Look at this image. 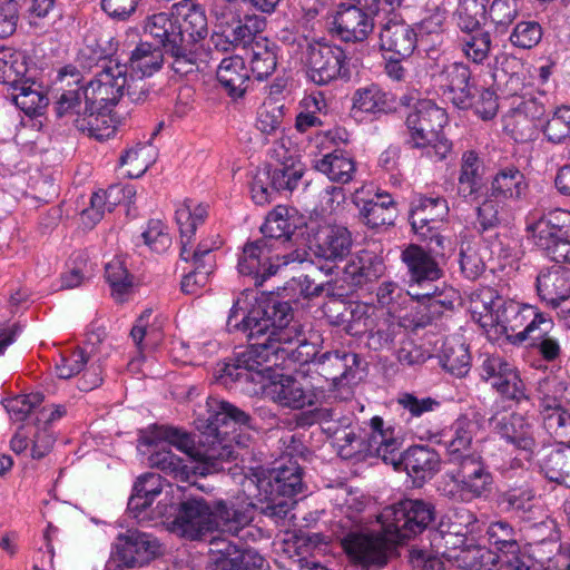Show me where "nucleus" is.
I'll list each match as a JSON object with an SVG mask.
<instances>
[{
    "instance_id": "obj_1",
    "label": "nucleus",
    "mask_w": 570,
    "mask_h": 570,
    "mask_svg": "<svg viewBox=\"0 0 570 570\" xmlns=\"http://www.w3.org/2000/svg\"><path fill=\"white\" fill-rule=\"evenodd\" d=\"M140 441L146 445H158L165 442L189 456V462L176 456L170 451L161 449L151 453L148 458L149 464L157 468L174 479L187 482L197 490L209 493L214 487H207L198 481V476L205 478L213 474H223L230 471L226 466V460L233 456V449L222 442L214 441L206 446L198 443L194 436L186 431L167 425H154L145 432Z\"/></svg>"
},
{
    "instance_id": "obj_2",
    "label": "nucleus",
    "mask_w": 570,
    "mask_h": 570,
    "mask_svg": "<svg viewBox=\"0 0 570 570\" xmlns=\"http://www.w3.org/2000/svg\"><path fill=\"white\" fill-rule=\"evenodd\" d=\"M144 32L153 38L170 59V69L180 77L199 71L202 45L207 37V17L204 9L190 0L171 6L169 12L148 17Z\"/></svg>"
},
{
    "instance_id": "obj_3",
    "label": "nucleus",
    "mask_w": 570,
    "mask_h": 570,
    "mask_svg": "<svg viewBox=\"0 0 570 570\" xmlns=\"http://www.w3.org/2000/svg\"><path fill=\"white\" fill-rule=\"evenodd\" d=\"M253 292L244 291L233 303L227 330L245 333L255 344L291 343L301 325L294 322V309L273 292L250 299Z\"/></svg>"
},
{
    "instance_id": "obj_4",
    "label": "nucleus",
    "mask_w": 570,
    "mask_h": 570,
    "mask_svg": "<svg viewBox=\"0 0 570 570\" xmlns=\"http://www.w3.org/2000/svg\"><path fill=\"white\" fill-rule=\"evenodd\" d=\"M127 85V65L109 60L86 87L63 90L57 98L55 110L59 118L85 110H108L117 105Z\"/></svg>"
},
{
    "instance_id": "obj_5",
    "label": "nucleus",
    "mask_w": 570,
    "mask_h": 570,
    "mask_svg": "<svg viewBox=\"0 0 570 570\" xmlns=\"http://www.w3.org/2000/svg\"><path fill=\"white\" fill-rule=\"evenodd\" d=\"M242 488L244 491H257L254 497L263 514L283 519L294 508L295 495L304 489L303 469L296 461L289 460L256 479L244 478Z\"/></svg>"
},
{
    "instance_id": "obj_6",
    "label": "nucleus",
    "mask_w": 570,
    "mask_h": 570,
    "mask_svg": "<svg viewBox=\"0 0 570 570\" xmlns=\"http://www.w3.org/2000/svg\"><path fill=\"white\" fill-rule=\"evenodd\" d=\"M157 517L167 518V529L179 538L197 541L213 533L210 502L203 495L183 491L175 503L160 500Z\"/></svg>"
},
{
    "instance_id": "obj_7",
    "label": "nucleus",
    "mask_w": 570,
    "mask_h": 570,
    "mask_svg": "<svg viewBox=\"0 0 570 570\" xmlns=\"http://www.w3.org/2000/svg\"><path fill=\"white\" fill-rule=\"evenodd\" d=\"M269 344L250 343L245 351L236 354L233 363L217 364L214 373L215 382L229 389L234 383H254V393L265 389L266 373L274 366H281L271 355Z\"/></svg>"
},
{
    "instance_id": "obj_8",
    "label": "nucleus",
    "mask_w": 570,
    "mask_h": 570,
    "mask_svg": "<svg viewBox=\"0 0 570 570\" xmlns=\"http://www.w3.org/2000/svg\"><path fill=\"white\" fill-rule=\"evenodd\" d=\"M436 510L433 503L422 499H404L383 509L379 520L383 530L392 533L400 544L424 530L435 521Z\"/></svg>"
},
{
    "instance_id": "obj_9",
    "label": "nucleus",
    "mask_w": 570,
    "mask_h": 570,
    "mask_svg": "<svg viewBox=\"0 0 570 570\" xmlns=\"http://www.w3.org/2000/svg\"><path fill=\"white\" fill-rule=\"evenodd\" d=\"M309 249L315 258L324 264L320 268L332 274L336 264L351 253L353 239L351 232L342 225L309 220L305 224Z\"/></svg>"
},
{
    "instance_id": "obj_10",
    "label": "nucleus",
    "mask_w": 570,
    "mask_h": 570,
    "mask_svg": "<svg viewBox=\"0 0 570 570\" xmlns=\"http://www.w3.org/2000/svg\"><path fill=\"white\" fill-rule=\"evenodd\" d=\"M376 0L342 2L333 17L331 33L345 42H363L373 32L379 20Z\"/></svg>"
},
{
    "instance_id": "obj_11",
    "label": "nucleus",
    "mask_w": 570,
    "mask_h": 570,
    "mask_svg": "<svg viewBox=\"0 0 570 570\" xmlns=\"http://www.w3.org/2000/svg\"><path fill=\"white\" fill-rule=\"evenodd\" d=\"M304 66L311 81L318 86L336 79H348L350 67L345 51L327 42L308 43L304 52Z\"/></svg>"
},
{
    "instance_id": "obj_12",
    "label": "nucleus",
    "mask_w": 570,
    "mask_h": 570,
    "mask_svg": "<svg viewBox=\"0 0 570 570\" xmlns=\"http://www.w3.org/2000/svg\"><path fill=\"white\" fill-rule=\"evenodd\" d=\"M345 552L363 567H384L396 546L392 533L350 531L341 538Z\"/></svg>"
},
{
    "instance_id": "obj_13",
    "label": "nucleus",
    "mask_w": 570,
    "mask_h": 570,
    "mask_svg": "<svg viewBox=\"0 0 570 570\" xmlns=\"http://www.w3.org/2000/svg\"><path fill=\"white\" fill-rule=\"evenodd\" d=\"M208 404L213 412L207 419L206 430L202 433L198 443H202L206 446L208 443L218 441L229 445L234 453L232 458L226 460V466H230V463L237 460V452L235 451L232 443L226 439H220V435H227L230 433L228 431L230 423L237 425L240 430H255L256 421L247 411L227 401H218L212 399Z\"/></svg>"
},
{
    "instance_id": "obj_14",
    "label": "nucleus",
    "mask_w": 570,
    "mask_h": 570,
    "mask_svg": "<svg viewBox=\"0 0 570 570\" xmlns=\"http://www.w3.org/2000/svg\"><path fill=\"white\" fill-rule=\"evenodd\" d=\"M534 446L531 424L522 413L512 412L501 419V452L510 458L511 468L529 461Z\"/></svg>"
},
{
    "instance_id": "obj_15",
    "label": "nucleus",
    "mask_w": 570,
    "mask_h": 570,
    "mask_svg": "<svg viewBox=\"0 0 570 570\" xmlns=\"http://www.w3.org/2000/svg\"><path fill=\"white\" fill-rule=\"evenodd\" d=\"M367 363L356 353L330 351L314 361V371L334 386L354 384L362 379Z\"/></svg>"
},
{
    "instance_id": "obj_16",
    "label": "nucleus",
    "mask_w": 570,
    "mask_h": 570,
    "mask_svg": "<svg viewBox=\"0 0 570 570\" xmlns=\"http://www.w3.org/2000/svg\"><path fill=\"white\" fill-rule=\"evenodd\" d=\"M448 117L433 101L417 100L406 117V126L414 147H425L439 140Z\"/></svg>"
},
{
    "instance_id": "obj_17",
    "label": "nucleus",
    "mask_w": 570,
    "mask_h": 570,
    "mask_svg": "<svg viewBox=\"0 0 570 570\" xmlns=\"http://www.w3.org/2000/svg\"><path fill=\"white\" fill-rule=\"evenodd\" d=\"M243 497L210 502L213 532L222 530L237 534L253 520V510L261 511V505L252 492L243 490Z\"/></svg>"
},
{
    "instance_id": "obj_18",
    "label": "nucleus",
    "mask_w": 570,
    "mask_h": 570,
    "mask_svg": "<svg viewBox=\"0 0 570 570\" xmlns=\"http://www.w3.org/2000/svg\"><path fill=\"white\" fill-rule=\"evenodd\" d=\"M274 244H269L268 239L246 243L238 261V272L253 277L255 286H262L281 271V264L274 261Z\"/></svg>"
},
{
    "instance_id": "obj_19",
    "label": "nucleus",
    "mask_w": 570,
    "mask_h": 570,
    "mask_svg": "<svg viewBox=\"0 0 570 570\" xmlns=\"http://www.w3.org/2000/svg\"><path fill=\"white\" fill-rule=\"evenodd\" d=\"M544 107L535 98L517 97L504 115V132L515 142L527 141L533 132V120L540 119Z\"/></svg>"
},
{
    "instance_id": "obj_20",
    "label": "nucleus",
    "mask_w": 570,
    "mask_h": 570,
    "mask_svg": "<svg viewBox=\"0 0 570 570\" xmlns=\"http://www.w3.org/2000/svg\"><path fill=\"white\" fill-rule=\"evenodd\" d=\"M115 547V557L126 567H141L160 553L155 537L132 529L119 534Z\"/></svg>"
},
{
    "instance_id": "obj_21",
    "label": "nucleus",
    "mask_w": 570,
    "mask_h": 570,
    "mask_svg": "<svg viewBox=\"0 0 570 570\" xmlns=\"http://www.w3.org/2000/svg\"><path fill=\"white\" fill-rule=\"evenodd\" d=\"M380 48L396 56L399 59L410 58L417 45V36L412 26L401 16H387L379 19Z\"/></svg>"
},
{
    "instance_id": "obj_22",
    "label": "nucleus",
    "mask_w": 570,
    "mask_h": 570,
    "mask_svg": "<svg viewBox=\"0 0 570 570\" xmlns=\"http://www.w3.org/2000/svg\"><path fill=\"white\" fill-rule=\"evenodd\" d=\"M449 461L455 468L448 475L460 491L480 497L491 484L492 476L485 471L479 456L464 454L458 460Z\"/></svg>"
},
{
    "instance_id": "obj_23",
    "label": "nucleus",
    "mask_w": 570,
    "mask_h": 570,
    "mask_svg": "<svg viewBox=\"0 0 570 570\" xmlns=\"http://www.w3.org/2000/svg\"><path fill=\"white\" fill-rule=\"evenodd\" d=\"M402 262L406 265L410 274V287L415 291V286H421L424 283H430L439 279L442 276V271L435 259L419 245L411 244L402 252ZM435 294L434 291L414 292V295L420 297L431 298Z\"/></svg>"
},
{
    "instance_id": "obj_24",
    "label": "nucleus",
    "mask_w": 570,
    "mask_h": 570,
    "mask_svg": "<svg viewBox=\"0 0 570 570\" xmlns=\"http://www.w3.org/2000/svg\"><path fill=\"white\" fill-rule=\"evenodd\" d=\"M441 469V456L428 445H413L403 451L402 470L415 488H421Z\"/></svg>"
},
{
    "instance_id": "obj_25",
    "label": "nucleus",
    "mask_w": 570,
    "mask_h": 570,
    "mask_svg": "<svg viewBox=\"0 0 570 570\" xmlns=\"http://www.w3.org/2000/svg\"><path fill=\"white\" fill-rule=\"evenodd\" d=\"M470 79L469 67L458 62L445 66L439 75V81L445 88L444 95L460 109H468L472 106L475 92Z\"/></svg>"
},
{
    "instance_id": "obj_26",
    "label": "nucleus",
    "mask_w": 570,
    "mask_h": 570,
    "mask_svg": "<svg viewBox=\"0 0 570 570\" xmlns=\"http://www.w3.org/2000/svg\"><path fill=\"white\" fill-rule=\"evenodd\" d=\"M385 273L383 258L370 249L358 250L345 265L344 281L353 288H362L376 282Z\"/></svg>"
},
{
    "instance_id": "obj_27",
    "label": "nucleus",
    "mask_w": 570,
    "mask_h": 570,
    "mask_svg": "<svg viewBox=\"0 0 570 570\" xmlns=\"http://www.w3.org/2000/svg\"><path fill=\"white\" fill-rule=\"evenodd\" d=\"M569 222L570 214L568 212L554 210L530 224L527 229L531 233L534 244L544 252L559 240L570 237Z\"/></svg>"
},
{
    "instance_id": "obj_28",
    "label": "nucleus",
    "mask_w": 570,
    "mask_h": 570,
    "mask_svg": "<svg viewBox=\"0 0 570 570\" xmlns=\"http://www.w3.org/2000/svg\"><path fill=\"white\" fill-rule=\"evenodd\" d=\"M163 480L158 473H145L140 475L134 484L132 494L128 501V510L136 519L158 518L157 510L150 509L155 499L161 495Z\"/></svg>"
},
{
    "instance_id": "obj_29",
    "label": "nucleus",
    "mask_w": 570,
    "mask_h": 570,
    "mask_svg": "<svg viewBox=\"0 0 570 570\" xmlns=\"http://www.w3.org/2000/svg\"><path fill=\"white\" fill-rule=\"evenodd\" d=\"M537 291L542 301L553 308L570 299V268L553 265L537 277Z\"/></svg>"
},
{
    "instance_id": "obj_30",
    "label": "nucleus",
    "mask_w": 570,
    "mask_h": 570,
    "mask_svg": "<svg viewBox=\"0 0 570 570\" xmlns=\"http://www.w3.org/2000/svg\"><path fill=\"white\" fill-rule=\"evenodd\" d=\"M552 327L550 318L534 317L524 330L515 334V341L523 342L529 337L532 341V346L539 351L541 356L546 361L552 362L559 357L561 352L558 340L550 335Z\"/></svg>"
},
{
    "instance_id": "obj_31",
    "label": "nucleus",
    "mask_w": 570,
    "mask_h": 570,
    "mask_svg": "<svg viewBox=\"0 0 570 570\" xmlns=\"http://www.w3.org/2000/svg\"><path fill=\"white\" fill-rule=\"evenodd\" d=\"M268 348H272L269 353L274 355V361H278L281 366H286V362L314 365V361L320 356L316 344L307 341L302 326L297 328L291 343H272Z\"/></svg>"
},
{
    "instance_id": "obj_32",
    "label": "nucleus",
    "mask_w": 570,
    "mask_h": 570,
    "mask_svg": "<svg viewBox=\"0 0 570 570\" xmlns=\"http://www.w3.org/2000/svg\"><path fill=\"white\" fill-rule=\"evenodd\" d=\"M216 77L228 96L240 98L249 83V71L245 60L239 56L224 58L218 66Z\"/></svg>"
},
{
    "instance_id": "obj_33",
    "label": "nucleus",
    "mask_w": 570,
    "mask_h": 570,
    "mask_svg": "<svg viewBox=\"0 0 570 570\" xmlns=\"http://www.w3.org/2000/svg\"><path fill=\"white\" fill-rule=\"evenodd\" d=\"M109 112L108 110H97L96 108L85 110V106H82L79 112L66 117L70 118L79 131L99 141H104L114 137L116 132V127L112 125Z\"/></svg>"
},
{
    "instance_id": "obj_34",
    "label": "nucleus",
    "mask_w": 570,
    "mask_h": 570,
    "mask_svg": "<svg viewBox=\"0 0 570 570\" xmlns=\"http://www.w3.org/2000/svg\"><path fill=\"white\" fill-rule=\"evenodd\" d=\"M448 214L446 200L441 198H422L410 213V223L413 230L426 236L424 228L432 232L436 224L442 222Z\"/></svg>"
},
{
    "instance_id": "obj_35",
    "label": "nucleus",
    "mask_w": 570,
    "mask_h": 570,
    "mask_svg": "<svg viewBox=\"0 0 570 570\" xmlns=\"http://www.w3.org/2000/svg\"><path fill=\"white\" fill-rule=\"evenodd\" d=\"M269 393L272 400L284 407L299 410L313 403V395L291 375H282L278 382L272 384Z\"/></svg>"
},
{
    "instance_id": "obj_36",
    "label": "nucleus",
    "mask_w": 570,
    "mask_h": 570,
    "mask_svg": "<svg viewBox=\"0 0 570 570\" xmlns=\"http://www.w3.org/2000/svg\"><path fill=\"white\" fill-rule=\"evenodd\" d=\"M534 317H544L537 314L532 307L523 305L514 299L505 301L501 305V334L505 335V340L512 344L520 343L515 341V334L531 322Z\"/></svg>"
},
{
    "instance_id": "obj_37",
    "label": "nucleus",
    "mask_w": 570,
    "mask_h": 570,
    "mask_svg": "<svg viewBox=\"0 0 570 570\" xmlns=\"http://www.w3.org/2000/svg\"><path fill=\"white\" fill-rule=\"evenodd\" d=\"M165 56L166 53L159 47L148 41H140L125 65L127 70L140 73L141 77H151L161 69Z\"/></svg>"
},
{
    "instance_id": "obj_38",
    "label": "nucleus",
    "mask_w": 570,
    "mask_h": 570,
    "mask_svg": "<svg viewBox=\"0 0 570 570\" xmlns=\"http://www.w3.org/2000/svg\"><path fill=\"white\" fill-rule=\"evenodd\" d=\"M314 167L332 181L347 184L356 171L353 158L344 150L335 149L315 161Z\"/></svg>"
},
{
    "instance_id": "obj_39",
    "label": "nucleus",
    "mask_w": 570,
    "mask_h": 570,
    "mask_svg": "<svg viewBox=\"0 0 570 570\" xmlns=\"http://www.w3.org/2000/svg\"><path fill=\"white\" fill-rule=\"evenodd\" d=\"M540 469L548 480L570 488V445L546 450Z\"/></svg>"
},
{
    "instance_id": "obj_40",
    "label": "nucleus",
    "mask_w": 570,
    "mask_h": 570,
    "mask_svg": "<svg viewBox=\"0 0 570 570\" xmlns=\"http://www.w3.org/2000/svg\"><path fill=\"white\" fill-rule=\"evenodd\" d=\"M27 66L19 55L9 48L0 49V86L8 96L12 90L26 81Z\"/></svg>"
},
{
    "instance_id": "obj_41",
    "label": "nucleus",
    "mask_w": 570,
    "mask_h": 570,
    "mask_svg": "<svg viewBox=\"0 0 570 570\" xmlns=\"http://www.w3.org/2000/svg\"><path fill=\"white\" fill-rule=\"evenodd\" d=\"M7 97L28 116L40 114L48 105V98L43 94L41 86L30 78L22 81Z\"/></svg>"
},
{
    "instance_id": "obj_42",
    "label": "nucleus",
    "mask_w": 570,
    "mask_h": 570,
    "mask_svg": "<svg viewBox=\"0 0 570 570\" xmlns=\"http://www.w3.org/2000/svg\"><path fill=\"white\" fill-rule=\"evenodd\" d=\"M528 184L524 175L514 166L501 168V203L509 209L514 208L525 195Z\"/></svg>"
},
{
    "instance_id": "obj_43",
    "label": "nucleus",
    "mask_w": 570,
    "mask_h": 570,
    "mask_svg": "<svg viewBox=\"0 0 570 570\" xmlns=\"http://www.w3.org/2000/svg\"><path fill=\"white\" fill-rule=\"evenodd\" d=\"M286 214L287 208L276 207L267 215L265 223L261 227L262 239H268L269 244H274V248H276L278 243L287 242L293 234L292 224L285 217Z\"/></svg>"
},
{
    "instance_id": "obj_44",
    "label": "nucleus",
    "mask_w": 570,
    "mask_h": 570,
    "mask_svg": "<svg viewBox=\"0 0 570 570\" xmlns=\"http://www.w3.org/2000/svg\"><path fill=\"white\" fill-rule=\"evenodd\" d=\"M441 364L454 376L463 377L471 368V356L468 346L459 342H448L443 346Z\"/></svg>"
},
{
    "instance_id": "obj_45",
    "label": "nucleus",
    "mask_w": 570,
    "mask_h": 570,
    "mask_svg": "<svg viewBox=\"0 0 570 570\" xmlns=\"http://www.w3.org/2000/svg\"><path fill=\"white\" fill-rule=\"evenodd\" d=\"M566 391L567 384L556 376L541 380L537 387L541 413L564 407Z\"/></svg>"
},
{
    "instance_id": "obj_46",
    "label": "nucleus",
    "mask_w": 570,
    "mask_h": 570,
    "mask_svg": "<svg viewBox=\"0 0 570 570\" xmlns=\"http://www.w3.org/2000/svg\"><path fill=\"white\" fill-rule=\"evenodd\" d=\"M504 402L520 405L528 402V396L519 372L507 362H501V403Z\"/></svg>"
},
{
    "instance_id": "obj_47",
    "label": "nucleus",
    "mask_w": 570,
    "mask_h": 570,
    "mask_svg": "<svg viewBox=\"0 0 570 570\" xmlns=\"http://www.w3.org/2000/svg\"><path fill=\"white\" fill-rule=\"evenodd\" d=\"M483 185L480 174L478 155L474 151H466L463 155L461 173L459 177V194L463 197L476 193Z\"/></svg>"
},
{
    "instance_id": "obj_48",
    "label": "nucleus",
    "mask_w": 570,
    "mask_h": 570,
    "mask_svg": "<svg viewBox=\"0 0 570 570\" xmlns=\"http://www.w3.org/2000/svg\"><path fill=\"white\" fill-rule=\"evenodd\" d=\"M354 108L364 112H382L392 108L386 92L375 85L356 90L353 97Z\"/></svg>"
},
{
    "instance_id": "obj_49",
    "label": "nucleus",
    "mask_w": 570,
    "mask_h": 570,
    "mask_svg": "<svg viewBox=\"0 0 570 570\" xmlns=\"http://www.w3.org/2000/svg\"><path fill=\"white\" fill-rule=\"evenodd\" d=\"M155 161L151 148L146 142H138L125 151L120 157V165L128 166L127 176L129 178H138Z\"/></svg>"
},
{
    "instance_id": "obj_50",
    "label": "nucleus",
    "mask_w": 570,
    "mask_h": 570,
    "mask_svg": "<svg viewBox=\"0 0 570 570\" xmlns=\"http://www.w3.org/2000/svg\"><path fill=\"white\" fill-rule=\"evenodd\" d=\"M498 0H485V3L479 6L476 0H460L456 11L458 26L462 31L468 33L474 31L479 27L476 14L482 11V14H492Z\"/></svg>"
},
{
    "instance_id": "obj_51",
    "label": "nucleus",
    "mask_w": 570,
    "mask_h": 570,
    "mask_svg": "<svg viewBox=\"0 0 570 570\" xmlns=\"http://www.w3.org/2000/svg\"><path fill=\"white\" fill-rule=\"evenodd\" d=\"M274 48V45L271 47L266 41H256L252 47L250 70L258 80H264L276 69L277 57Z\"/></svg>"
},
{
    "instance_id": "obj_52",
    "label": "nucleus",
    "mask_w": 570,
    "mask_h": 570,
    "mask_svg": "<svg viewBox=\"0 0 570 570\" xmlns=\"http://www.w3.org/2000/svg\"><path fill=\"white\" fill-rule=\"evenodd\" d=\"M271 184L278 195L281 191L294 190L303 178L304 170L301 165L281 164L275 168H267Z\"/></svg>"
},
{
    "instance_id": "obj_53",
    "label": "nucleus",
    "mask_w": 570,
    "mask_h": 570,
    "mask_svg": "<svg viewBox=\"0 0 570 570\" xmlns=\"http://www.w3.org/2000/svg\"><path fill=\"white\" fill-rule=\"evenodd\" d=\"M264 558L253 550L237 552L234 557H220L213 570H263Z\"/></svg>"
},
{
    "instance_id": "obj_54",
    "label": "nucleus",
    "mask_w": 570,
    "mask_h": 570,
    "mask_svg": "<svg viewBox=\"0 0 570 570\" xmlns=\"http://www.w3.org/2000/svg\"><path fill=\"white\" fill-rule=\"evenodd\" d=\"M401 444V441L392 432H389L387 436L381 435V440L373 442V446H368V451L375 453L386 464L393 465L394 470L401 471L403 463Z\"/></svg>"
},
{
    "instance_id": "obj_55",
    "label": "nucleus",
    "mask_w": 570,
    "mask_h": 570,
    "mask_svg": "<svg viewBox=\"0 0 570 570\" xmlns=\"http://www.w3.org/2000/svg\"><path fill=\"white\" fill-rule=\"evenodd\" d=\"M542 422L546 431L562 444L570 438V413L560 407L549 412H542Z\"/></svg>"
},
{
    "instance_id": "obj_56",
    "label": "nucleus",
    "mask_w": 570,
    "mask_h": 570,
    "mask_svg": "<svg viewBox=\"0 0 570 570\" xmlns=\"http://www.w3.org/2000/svg\"><path fill=\"white\" fill-rule=\"evenodd\" d=\"M347 295L344 292H336L333 286L326 294L327 301L322 305V312L327 322L333 326H342L347 316L351 302L344 301L342 297Z\"/></svg>"
},
{
    "instance_id": "obj_57",
    "label": "nucleus",
    "mask_w": 570,
    "mask_h": 570,
    "mask_svg": "<svg viewBox=\"0 0 570 570\" xmlns=\"http://www.w3.org/2000/svg\"><path fill=\"white\" fill-rule=\"evenodd\" d=\"M365 224L373 229L391 226L396 217V207H384L377 202L367 200L361 210Z\"/></svg>"
},
{
    "instance_id": "obj_58",
    "label": "nucleus",
    "mask_w": 570,
    "mask_h": 570,
    "mask_svg": "<svg viewBox=\"0 0 570 570\" xmlns=\"http://www.w3.org/2000/svg\"><path fill=\"white\" fill-rule=\"evenodd\" d=\"M549 141L559 144L570 137V107H559L543 130Z\"/></svg>"
},
{
    "instance_id": "obj_59",
    "label": "nucleus",
    "mask_w": 570,
    "mask_h": 570,
    "mask_svg": "<svg viewBox=\"0 0 570 570\" xmlns=\"http://www.w3.org/2000/svg\"><path fill=\"white\" fill-rule=\"evenodd\" d=\"M45 396L40 392L28 395H17L6 400L4 407L14 421H23L27 416L42 404Z\"/></svg>"
},
{
    "instance_id": "obj_60",
    "label": "nucleus",
    "mask_w": 570,
    "mask_h": 570,
    "mask_svg": "<svg viewBox=\"0 0 570 570\" xmlns=\"http://www.w3.org/2000/svg\"><path fill=\"white\" fill-rule=\"evenodd\" d=\"M326 106L325 100L322 97L309 96L303 100V107L305 110L301 111L296 116L295 127L299 132H305L313 127H320L323 125L317 112Z\"/></svg>"
},
{
    "instance_id": "obj_61",
    "label": "nucleus",
    "mask_w": 570,
    "mask_h": 570,
    "mask_svg": "<svg viewBox=\"0 0 570 570\" xmlns=\"http://www.w3.org/2000/svg\"><path fill=\"white\" fill-rule=\"evenodd\" d=\"M106 279L114 293H127L132 286V276L128 273L122 259L116 257L105 267Z\"/></svg>"
},
{
    "instance_id": "obj_62",
    "label": "nucleus",
    "mask_w": 570,
    "mask_h": 570,
    "mask_svg": "<svg viewBox=\"0 0 570 570\" xmlns=\"http://www.w3.org/2000/svg\"><path fill=\"white\" fill-rule=\"evenodd\" d=\"M470 425L466 420H458L452 425L453 435L445 441L450 459L458 460L459 456L464 455L463 451L469 450L472 442Z\"/></svg>"
},
{
    "instance_id": "obj_63",
    "label": "nucleus",
    "mask_w": 570,
    "mask_h": 570,
    "mask_svg": "<svg viewBox=\"0 0 570 570\" xmlns=\"http://www.w3.org/2000/svg\"><path fill=\"white\" fill-rule=\"evenodd\" d=\"M250 194L254 203L261 206L276 200L277 194L271 184L267 167L256 170L250 183Z\"/></svg>"
},
{
    "instance_id": "obj_64",
    "label": "nucleus",
    "mask_w": 570,
    "mask_h": 570,
    "mask_svg": "<svg viewBox=\"0 0 570 570\" xmlns=\"http://www.w3.org/2000/svg\"><path fill=\"white\" fill-rule=\"evenodd\" d=\"M89 356L82 348H75L68 354L60 356L56 363V373L60 379H70L79 374L87 364Z\"/></svg>"
}]
</instances>
